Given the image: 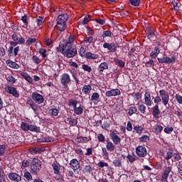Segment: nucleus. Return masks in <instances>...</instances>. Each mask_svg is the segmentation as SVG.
<instances>
[{
  "mask_svg": "<svg viewBox=\"0 0 182 182\" xmlns=\"http://www.w3.org/2000/svg\"><path fill=\"white\" fill-rule=\"evenodd\" d=\"M35 42H36V38H28L26 41V45L29 46L30 45H32V43H35Z\"/></svg>",
  "mask_w": 182,
  "mask_h": 182,
  "instance_id": "obj_54",
  "label": "nucleus"
},
{
  "mask_svg": "<svg viewBox=\"0 0 182 182\" xmlns=\"http://www.w3.org/2000/svg\"><path fill=\"white\" fill-rule=\"evenodd\" d=\"M160 42L158 43V46H156L154 49V51L151 52L150 53V58L151 59H156L160 54Z\"/></svg>",
  "mask_w": 182,
  "mask_h": 182,
  "instance_id": "obj_18",
  "label": "nucleus"
},
{
  "mask_svg": "<svg viewBox=\"0 0 182 182\" xmlns=\"http://www.w3.org/2000/svg\"><path fill=\"white\" fill-rule=\"evenodd\" d=\"M175 99L178 102V105H182V96L179 94L175 95Z\"/></svg>",
  "mask_w": 182,
  "mask_h": 182,
  "instance_id": "obj_63",
  "label": "nucleus"
},
{
  "mask_svg": "<svg viewBox=\"0 0 182 182\" xmlns=\"http://www.w3.org/2000/svg\"><path fill=\"white\" fill-rule=\"evenodd\" d=\"M159 95L160 96H156L154 102L156 105H159L160 102L162 100V103L166 109H168L170 107V105H168V102L170 100V95H168V92L166 91L165 90H159Z\"/></svg>",
  "mask_w": 182,
  "mask_h": 182,
  "instance_id": "obj_1",
  "label": "nucleus"
},
{
  "mask_svg": "<svg viewBox=\"0 0 182 182\" xmlns=\"http://www.w3.org/2000/svg\"><path fill=\"white\" fill-rule=\"evenodd\" d=\"M158 61L159 63H167L168 65H170L171 63H176V57L172 56L170 57H164V58H158Z\"/></svg>",
  "mask_w": 182,
  "mask_h": 182,
  "instance_id": "obj_11",
  "label": "nucleus"
},
{
  "mask_svg": "<svg viewBox=\"0 0 182 182\" xmlns=\"http://www.w3.org/2000/svg\"><path fill=\"white\" fill-rule=\"evenodd\" d=\"M103 48L105 49H108V50H110V52H116V50H117V46H116V43H105L103 44Z\"/></svg>",
  "mask_w": 182,
  "mask_h": 182,
  "instance_id": "obj_17",
  "label": "nucleus"
},
{
  "mask_svg": "<svg viewBox=\"0 0 182 182\" xmlns=\"http://www.w3.org/2000/svg\"><path fill=\"white\" fill-rule=\"evenodd\" d=\"M97 139L100 143H105V140H106V137L102 134H99Z\"/></svg>",
  "mask_w": 182,
  "mask_h": 182,
  "instance_id": "obj_52",
  "label": "nucleus"
},
{
  "mask_svg": "<svg viewBox=\"0 0 182 182\" xmlns=\"http://www.w3.org/2000/svg\"><path fill=\"white\" fill-rule=\"evenodd\" d=\"M42 168V161L38 158H33L31 164V173L33 176H38Z\"/></svg>",
  "mask_w": 182,
  "mask_h": 182,
  "instance_id": "obj_3",
  "label": "nucleus"
},
{
  "mask_svg": "<svg viewBox=\"0 0 182 182\" xmlns=\"http://www.w3.org/2000/svg\"><path fill=\"white\" fill-rule=\"evenodd\" d=\"M6 63L7 66H9V68H11V69H19L21 68L18 63L13 61L12 60H6Z\"/></svg>",
  "mask_w": 182,
  "mask_h": 182,
  "instance_id": "obj_21",
  "label": "nucleus"
},
{
  "mask_svg": "<svg viewBox=\"0 0 182 182\" xmlns=\"http://www.w3.org/2000/svg\"><path fill=\"white\" fill-rule=\"evenodd\" d=\"M173 130H174V128H173V127H166L164 128V132L166 134H170V133L173 132Z\"/></svg>",
  "mask_w": 182,
  "mask_h": 182,
  "instance_id": "obj_56",
  "label": "nucleus"
},
{
  "mask_svg": "<svg viewBox=\"0 0 182 182\" xmlns=\"http://www.w3.org/2000/svg\"><path fill=\"white\" fill-rule=\"evenodd\" d=\"M135 153L138 156V157L141 159H144L147 156V149H146L145 146L139 145L135 149Z\"/></svg>",
  "mask_w": 182,
  "mask_h": 182,
  "instance_id": "obj_5",
  "label": "nucleus"
},
{
  "mask_svg": "<svg viewBox=\"0 0 182 182\" xmlns=\"http://www.w3.org/2000/svg\"><path fill=\"white\" fill-rule=\"evenodd\" d=\"M171 170H173V168L171 166H168L165 168L161 176V182H167V180H168V176H170V173H171Z\"/></svg>",
  "mask_w": 182,
  "mask_h": 182,
  "instance_id": "obj_9",
  "label": "nucleus"
},
{
  "mask_svg": "<svg viewBox=\"0 0 182 182\" xmlns=\"http://www.w3.org/2000/svg\"><path fill=\"white\" fill-rule=\"evenodd\" d=\"M144 105L148 107H150L153 105V100H151V94L150 92L146 91L144 94Z\"/></svg>",
  "mask_w": 182,
  "mask_h": 182,
  "instance_id": "obj_14",
  "label": "nucleus"
},
{
  "mask_svg": "<svg viewBox=\"0 0 182 182\" xmlns=\"http://www.w3.org/2000/svg\"><path fill=\"white\" fill-rule=\"evenodd\" d=\"M86 59H89V60H95L96 59H99V55L92 53V52H87L85 53Z\"/></svg>",
  "mask_w": 182,
  "mask_h": 182,
  "instance_id": "obj_26",
  "label": "nucleus"
},
{
  "mask_svg": "<svg viewBox=\"0 0 182 182\" xmlns=\"http://www.w3.org/2000/svg\"><path fill=\"white\" fill-rule=\"evenodd\" d=\"M107 69H109V65L106 62L101 63L97 68V70L99 73H101V74L103 73L105 70H107Z\"/></svg>",
  "mask_w": 182,
  "mask_h": 182,
  "instance_id": "obj_22",
  "label": "nucleus"
},
{
  "mask_svg": "<svg viewBox=\"0 0 182 182\" xmlns=\"http://www.w3.org/2000/svg\"><path fill=\"white\" fill-rule=\"evenodd\" d=\"M30 132H33L34 133H41V127L30 124Z\"/></svg>",
  "mask_w": 182,
  "mask_h": 182,
  "instance_id": "obj_37",
  "label": "nucleus"
},
{
  "mask_svg": "<svg viewBox=\"0 0 182 182\" xmlns=\"http://www.w3.org/2000/svg\"><path fill=\"white\" fill-rule=\"evenodd\" d=\"M102 157H104V159H109V152H107V148L102 147Z\"/></svg>",
  "mask_w": 182,
  "mask_h": 182,
  "instance_id": "obj_46",
  "label": "nucleus"
},
{
  "mask_svg": "<svg viewBox=\"0 0 182 182\" xmlns=\"http://www.w3.org/2000/svg\"><path fill=\"white\" fill-rule=\"evenodd\" d=\"M99 99H100V95H99L97 92H94L91 95V102H99Z\"/></svg>",
  "mask_w": 182,
  "mask_h": 182,
  "instance_id": "obj_35",
  "label": "nucleus"
},
{
  "mask_svg": "<svg viewBox=\"0 0 182 182\" xmlns=\"http://www.w3.org/2000/svg\"><path fill=\"white\" fill-rule=\"evenodd\" d=\"M21 129L23 130V132H29L31 129V124L26 122H21Z\"/></svg>",
  "mask_w": 182,
  "mask_h": 182,
  "instance_id": "obj_34",
  "label": "nucleus"
},
{
  "mask_svg": "<svg viewBox=\"0 0 182 182\" xmlns=\"http://www.w3.org/2000/svg\"><path fill=\"white\" fill-rule=\"evenodd\" d=\"M102 36V39H105V38H111L112 31L110 30L105 31H103Z\"/></svg>",
  "mask_w": 182,
  "mask_h": 182,
  "instance_id": "obj_44",
  "label": "nucleus"
},
{
  "mask_svg": "<svg viewBox=\"0 0 182 182\" xmlns=\"http://www.w3.org/2000/svg\"><path fill=\"white\" fill-rule=\"evenodd\" d=\"M112 164L115 167H122V161L119 159H115L113 161Z\"/></svg>",
  "mask_w": 182,
  "mask_h": 182,
  "instance_id": "obj_62",
  "label": "nucleus"
},
{
  "mask_svg": "<svg viewBox=\"0 0 182 182\" xmlns=\"http://www.w3.org/2000/svg\"><path fill=\"white\" fill-rule=\"evenodd\" d=\"M142 94L141 92H134L132 94V97H134V100L137 101L139 99H141Z\"/></svg>",
  "mask_w": 182,
  "mask_h": 182,
  "instance_id": "obj_50",
  "label": "nucleus"
},
{
  "mask_svg": "<svg viewBox=\"0 0 182 182\" xmlns=\"http://www.w3.org/2000/svg\"><path fill=\"white\" fill-rule=\"evenodd\" d=\"M69 164L73 171H74V173H76L77 174H79V169L80 168V162H79V161H77L76 159H73L70 161Z\"/></svg>",
  "mask_w": 182,
  "mask_h": 182,
  "instance_id": "obj_6",
  "label": "nucleus"
},
{
  "mask_svg": "<svg viewBox=\"0 0 182 182\" xmlns=\"http://www.w3.org/2000/svg\"><path fill=\"white\" fill-rule=\"evenodd\" d=\"M163 132V126L156 124L154 127V133H161Z\"/></svg>",
  "mask_w": 182,
  "mask_h": 182,
  "instance_id": "obj_38",
  "label": "nucleus"
},
{
  "mask_svg": "<svg viewBox=\"0 0 182 182\" xmlns=\"http://www.w3.org/2000/svg\"><path fill=\"white\" fill-rule=\"evenodd\" d=\"M140 141L142 143H147V141H150V136L147 135H143L139 138Z\"/></svg>",
  "mask_w": 182,
  "mask_h": 182,
  "instance_id": "obj_49",
  "label": "nucleus"
},
{
  "mask_svg": "<svg viewBox=\"0 0 182 182\" xmlns=\"http://www.w3.org/2000/svg\"><path fill=\"white\" fill-rule=\"evenodd\" d=\"M82 69H83L85 72H87L88 73H90V72H92V67L89 66V65L87 64H82Z\"/></svg>",
  "mask_w": 182,
  "mask_h": 182,
  "instance_id": "obj_45",
  "label": "nucleus"
},
{
  "mask_svg": "<svg viewBox=\"0 0 182 182\" xmlns=\"http://www.w3.org/2000/svg\"><path fill=\"white\" fill-rule=\"evenodd\" d=\"M36 22L37 23V26H41V25H42V23H43V17L42 16L37 17Z\"/></svg>",
  "mask_w": 182,
  "mask_h": 182,
  "instance_id": "obj_60",
  "label": "nucleus"
},
{
  "mask_svg": "<svg viewBox=\"0 0 182 182\" xmlns=\"http://www.w3.org/2000/svg\"><path fill=\"white\" fill-rule=\"evenodd\" d=\"M116 64L118 65V66L119 68H124V65H126V63H124L123 60H116Z\"/></svg>",
  "mask_w": 182,
  "mask_h": 182,
  "instance_id": "obj_59",
  "label": "nucleus"
},
{
  "mask_svg": "<svg viewBox=\"0 0 182 182\" xmlns=\"http://www.w3.org/2000/svg\"><path fill=\"white\" fill-rule=\"evenodd\" d=\"M29 151L32 154H38V153H41V149L38 147H32V148H30Z\"/></svg>",
  "mask_w": 182,
  "mask_h": 182,
  "instance_id": "obj_47",
  "label": "nucleus"
},
{
  "mask_svg": "<svg viewBox=\"0 0 182 182\" xmlns=\"http://www.w3.org/2000/svg\"><path fill=\"white\" fill-rule=\"evenodd\" d=\"M134 130H135L138 134H141V132L144 130V129L141 126L136 125L134 127Z\"/></svg>",
  "mask_w": 182,
  "mask_h": 182,
  "instance_id": "obj_55",
  "label": "nucleus"
},
{
  "mask_svg": "<svg viewBox=\"0 0 182 182\" xmlns=\"http://www.w3.org/2000/svg\"><path fill=\"white\" fill-rule=\"evenodd\" d=\"M67 122H68L69 124L71 126H76V124H77V120L75 119L73 117H68Z\"/></svg>",
  "mask_w": 182,
  "mask_h": 182,
  "instance_id": "obj_40",
  "label": "nucleus"
},
{
  "mask_svg": "<svg viewBox=\"0 0 182 182\" xmlns=\"http://www.w3.org/2000/svg\"><path fill=\"white\" fill-rule=\"evenodd\" d=\"M49 114L50 116L56 117L58 114H59V109L51 108L49 109Z\"/></svg>",
  "mask_w": 182,
  "mask_h": 182,
  "instance_id": "obj_41",
  "label": "nucleus"
},
{
  "mask_svg": "<svg viewBox=\"0 0 182 182\" xmlns=\"http://www.w3.org/2000/svg\"><path fill=\"white\" fill-rule=\"evenodd\" d=\"M31 98L34 102L37 103V105H42V103L45 102L43 95L39 94L38 92H33L31 95Z\"/></svg>",
  "mask_w": 182,
  "mask_h": 182,
  "instance_id": "obj_7",
  "label": "nucleus"
},
{
  "mask_svg": "<svg viewBox=\"0 0 182 182\" xmlns=\"http://www.w3.org/2000/svg\"><path fill=\"white\" fill-rule=\"evenodd\" d=\"M106 141V149L108 150V151H114V150H116V146H114V144H113V142H112L109 139H107Z\"/></svg>",
  "mask_w": 182,
  "mask_h": 182,
  "instance_id": "obj_24",
  "label": "nucleus"
},
{
  "mask_svg": "<svg viewBox=\"0 0 182 182\" xmlns=\"http://www.w3.org/2000/svg\"><path fill=\"white\" fill-rule=\"evenodd\" d=\"M22 167H24V168H26L31 166L30 160L28 159H23L21 162Z\"/></svg>",
  "mask_w": 182,
  "mask_h": 182,
  "instance_id": "obj_48",
  "label": "nucleus"
},
{
  "mask_svg": "<svg viewBox=\"0 0 182 182\" xmlns=\"http://www.w3.org/2000/svg\"><path fill=\"white\" fill-rule=\"evenodd\" d=\"M136 106H138V110H139L141 114H144L146 113V109H147V107H146V105H144V104L138 102L136 104Z\"/></svg>",
  "mask_w": 182,
  "mask_h": 182,
  "instance_id": "obj_30",
  "label": "nucleus"
},
{
  "mask_svg": "<svg viewBox=\"0 0 182 182\" xmlns=\"http://www.w3.org/2000/svg\"><path fill=\"white\" fill-rule=\"evenodd\" d=\"M8 177L9 180L14 182H19L22 181V177L19 176V174L15 173V172H11L9 173Z\"/></svg>",
  "mask_w": 182,
  "mask_h": 182,
  "instance_id": "obj_15",
  "label": "nucleus"
},
{
  "mask_svg": "<svg viewBox=\"0 0 182 182\" xmlns=\"http://www.w3.org/2000/svg\"><path fill=\"white\" fill-rule=\"evenodd\" d=\"M26 41L25 38L23 37H22V36H21V38L18 39V41H10V48H15V46H18V45H23V43H25Z\"/></svg>",
  "mask_w": 182,
  "mask_h": 182,
  "instance_id": "obj_20",
  "label": "nucleus"
},
{
  "mask_svg": "<svg viewBox=\"0 0 182 182\" xmlns=\"http://www.w3.org/2000/svg\"><path fill=\"white\" fill-rule=\"evenodd\" d=\"M146 35L148 39H151V38H154L156 36V33H154V31L151 30V28L147 27L146 30Z\"/></svg>",
  "mask_w": 182,
  "mask_h": 182,
  "instance_id": "obj_28",
  "label": "nucleus"
},
{
  "mask_svg": "<svg viewBox=\"0 0 182 182\" xmlns=\"http://www.w3.org/2000/svg\"><path fill=\"white\" fill-rule=\"evenodd\" d=\"M109 137L111 140H112L114 144H120L122 138H120V136H119V135H117L114 131H110Z\"/></svg>",
  "mask_w": 182,
  "mask_h": 182,
  "instance_id": "obj_13",
  "label": "nucleus"
},
{
  "mask_svg": "<svg viewBox=\"0 0 182 182\" xmlns=\"http://www.w3.org/2000/svg\"><path fill=\"white\" fill-rule=\"evenodd\" d=\"M112 126V123L110 122V120L109 119H106L104 121L102 125V129L103 130H109V129H110V127Z\"/></svg>",
  "mask_w": 182,
  "mask_h": 182,
  "instance_id": "obj_29",
  "label": "nucleus"
},
{
  "mask_svg": "<svg viewBox=\"0 0 182 182\" xmlns=\"http://www.w3.org/2000/svg\"><path fill=\"white\" fill-rule=\"evenodd\" d=\"M20 75L23 77V79H25L26 82H28V83H33V80L31 78V75L28 74V73L23 72L20 74Z\"/></svg>",
  "mask_w": 182,
  "mask_h": 182,
  "instance_id": "obj_27",
  "label": "nucleus"
},
{
  "mask_svg": "<svg viewBox=\"0 0 182 182\" xmlns=\"http://www.w3.org/2000/svg\"><path fill=\"white\" fill-rule=\"evenodd\" d=\"M84 173H87V174H90L92 173V166L86 165L83 169Z\"/></svg>",
  "mask_w": 182,
  "mask_h": 182,
  "instance_id": "obj_53",
  "label": "nucleus"
},
{
  "mask_svg": "<svg viewBox=\"0 0 182 182\" xmlns=\"http://www.w3.org/2000/svg\"><path fill=\"white\" fill-rule=\"evenodd\" d=\"M23 177L26 178V180H27V181H32L33 180L32 173H31L29 171H26Z\"/></svg>",
  "mask_w": 182,
  "mask_h": 182,
  "instance_id": "obj_43",
  "label": "nucleus"
},
{
  "mask_svg": "<svg viewBox=\"0 0 182 182\" xmlns=\"http://www.w3.org/2000/svg\"><path fill=\"white\" fill-rule=\"evenodd\" d=\"M63 55L65 56L66 58H75L76 55H77V50L76 48H73L72 46L70 48H68L67 50H65Z\"/></svg>",
  "mask_w": 182,
  "mask_h": 182,
  "instance_id": "obj_10",
  "label": "nucleus"
},
{
  "mask_svg": "<svg viewBox=\"0 0 182 182\" xmlns=\"http://www.w3.org/2000/svg\"><path fill=\"white\" fill-rule=\"evenodd\" d=\"M136 113H137V107H130L129 108L128 116H133V114H136Z\"/></svg>",
  "mask_w": 182,
  "mask_h": 182,
  "instance_id": "obj_39",
  "label": "nucleus"
},
{
  "mask_svg": "<svg viewBox=\"0 0 182 182\" xmlns=\"http://www.w3.org/2000/svg\"><path fill=\"white\" fill-rule=\"evenodd\" d=\"M52 166L54 174H59V173H60V165L58 163H53Z\"/></svg>",
  "mask_w": 182,
  "mask_h": 182,
  "instance_id": "obj_33",
  "label": "nucleus"
},
{
  "mask_svg": "<svg viewBox=\"0 0 182 182\" xmlns=\"http://www.w3.org/2000/svg\"><path fill=\"white\" fill-rule=\"evenodd\" d=\"M121 93L120 90L116 88L107 91L105 92V96H107V97H112V96H120Z\"/></svg>",
  "mask_w": 182,
  "mask_h": 182,
  "instance_id": "obj_16",
  "label": "nucleus"
},
{
  "mask_svg": "<svg viewBox=\"0 0 182 182\" xmlns=\"http://www.w3.org/2000/svg\"><path fill=\"white\" fill-rule=\"evenodd\" d=\"M5 150H6V144H0V156H4Z\"/></svg>",
  "mask_w": 182,
  "mask_h": 182,
  "instance_id": "obj_51",
  "label": "nucleus"
},
{
  "mask_svg": "<svg viewBox=\"0 0 182 182\" xmlns=\"http://www.w3.org/2000/svg\"><path fill=\"white\" fill-rule=\"evenodd\" d=\"M4 89L7 93L12 95L14 97H19V93H18V90L14 87L6 85Z\"/></svg>",
  "mask_w": 182,
  "mask_h": 182,
  "instance_id": "obj_12",
  "label": "nucleus"
},
{
  "mask_svg": "<svg viewBox=\"0 0 182 182\" xmlns=\"http://www.w3.org/2000/svg\"><path fill=\"white\" fill-rule=\"evenodd\" d=\"M77 143H87L89 142V139L87 136H77L75 139Z\"/></svg>",
  "mask_w": 182,
  "mask_h": 182,
  "instance_id": "obj_32",
  "label": "nucleus"
},
{
  "mask_svg": "<svg viewBox=\"0 0 182 182\" xmlns=\"http://www.w3.org/2000/svg\"><path fill=\"white\" fill-rule=\"evenodd\" d=\"M77 103H79V101L73 98H71L68 100V106L69 107H73V109L77 106Z\"/></svg>",
  "mask_w": 182,
  "mask_h": 182,
  "instance_id": "obj_31",
  "label": "nucleus"
},
{
  "mask_svg": "<svg viewBox=\"0 0 182 182\" xmlns=\"http://www.w3.org/2000/svg\"><path fill=\"white\" fill-rule=\"evenodd\" d=\"M146 68H153L154 66V60H149L145 63Z\"/></svg>",
  "mask_w": 182,
  "mask_h": 182,
  "instance_id": "obj_57",
  "label": "nucleus"
},
{
  "mask_svg": "<svg viewBox=\"0 0 182 182\" xmlns=\"http://www.w3.org/2000/svg\"><path fill=\"white\" fill-rule=\"evenodd\" d=\"M38 143H52L53 138L51 136H43L37 139Z\"/></svg>",
  "mask_w": 182,
  "mask_h": 182,
  "instance_id": "obj_23",
  "label": "nucleus"
},
{
  "mask_svg": "<svg viewBox=\"0 0 182 182\" xmlns=\"http://www.w3.org/2000/svg\"><path fill=\"white\" fill-rule=\"evenodd\" d=\"M85 109V106H83L82 104H80L79 106L74 108L73 112L75 114H77L78 116H80V114H83V109Z\"/></svg>",
  "mask_w": 182,
  "mask_h": 182,
  "instance_id": "obj_25",
  "label": "nucleus"
},
{
  "mask_svg": "<svg viewBox=\"0 0 182 182\" xmlns=\"http://www.w3.org/2000/svg\"><path fill=\"white\" fill-rule=\"evenodd\" d=\"M171 4L173 5L175 11H180V6H181L180 3L176 1V0H173L171 1Z\"/></svg>",
  "mask_w": 182,
  "mask_h": 182,
  "instance_id": "obj_42",
  "label": "nucleus"
},
{
  "mask_svg": "<svg viewBox=\"0 0 182 182\" xmlns=\"http://www.w3.org/2000/svg\"><path fill=\"white\" fill-rule=\"evenodd\" d=\"M84 43H93V37H85L84 38Z\"/></svg>",
  "mask_w": 182,
  "mask_h": 182,
  "instance_id": "obj_61",
  "label": "nucleus"
},
{
  "mask_svg": "<svg viewBox=\"0 0 182 182\" xmlns=\"http://www.w3.org/2000/svg\"><path fill=\"white\" fill-rule=\"evenodd\" d=\"M152 116L154 119H160V109L159 108V104H156L154 107L151 108Z\"/></svg>",
  "mask_w": 182,
  "mask_h": 182,
  "instance_id": "obj_19",
  "label": "nucleus"
},
{
  "mask_svg": "<svg viewBox=\"0 0 182 182\" xmlns=\"http://www.w3.org/2000/svg\"><path fill=\"white\" fill-rule=\"evenodd\" d=\"M70 80H71L70 75H69V74H68V73L62 74L60 79V84L64 87H68V85L70 84Z\"/></svg>",
  "mask_w": 182,
  "mask_h": 182,
  "instance_id": "obj_8",
  "label": "nucleus"
},
{
  "mask_svg": "<svg viewBox=\"0 0 182 182\" xmlns=\"http://www.w3.org/2000/svg\"><path fill=\"white\" fill-rule=\"evenodd\" d=\"M72 47V44L66 40H63L60 42L59 46L57 48L58 52L65 53V51Z\"/></svg>",
  "mask_w": 182,
  "mask_h": 182,
  "instance_id": "obj_4",
  "label": "nucleus"
},
{
  "mask_svg": "<svg viewBox=\"0 0 182 182\" xmlns=\"http://www.w3.org/2000/svg\"><path fill=\"white\" fill-rule=\"evenodd\" d=\"M177 168H178V171L180 174V176H181L182 177V164L181 161H179L177 166Z\"/></svg>",
  "mask_w": 182,
  "mask_h": 182,
  "instance_id": "obj_64",
  "label": "nucleus"
},
{
  "mask_svg": "<svg viewBox=\"0 0 182 182\" xmlns=\"http://www.w3.org/2000/svg\"><path fill=\"white\" fill-rule=\"evenodd\" d=\"M141 0H129V3L133 6H139L140 5Z\"/></svg>",
  "mask_w": 182,
  "mask_h": 182,
  "instance_id": "obj_58",
  "label": "nucleus"
},
{
  "mask_svg": "<svg viewBox=\"0 0 182 182\" xmlns=\"http://www.w3.org/2000/svg\"><path fill=\"white\" fill-rule=\"evenodd\" d=\"M69 19V15L68 14H63L58 15L57 19H56V25L55 26V29L57 31H59L60 32H63L64 31H66V28H68V26L66 25V21Z\"/></svg>",
  "mask_w": 182,
  "mask_h": 182,
  "instance_id": "obj_2",
  "label": "nucleus"
},
{
  "mask_svg": "<svg viewBox=\"0 0 182 182\" xmlns=\"http://www.w3.org/2000/svg\"><path fill=\"white\" fill-rule=\"evenodd\" d=\"M91 90L92 86L90 85H84L82 87V92L85 93V95H88V93H90Z\"/></svg>",
  "mask_w": 182,
  "mask_h": 182,
  "instance_id": "obj_36",
  "label": "nucleus"
}]
</instances>
